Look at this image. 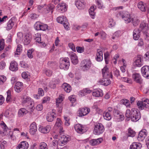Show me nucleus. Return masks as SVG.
<instances>
[{"label":"nucleus","mask_w":149,"mask_h":149,"mask_svg":"<svg viewBox=\"0 0 149 149\" xmlns=\"http://www.w3.org/2000/svg\"><path fill=\"white\" fill-rule=\"evenodd\" d=\"M22 103L23 105L26 106L28 109H31V112H32L35 109L34 107V102L29 97L23 96L22 99Z\"/></svg>","instance_id":"obj_1"},{"label":"nucleus","mask_w":149,"mask_h":149,"mask_svg":"<svg viewBox=\"0 0 149 149\" xmlns=\"http://www.w3.org/2000/svg\"><path fill=\"white\" fill-rule=\"evenodd\" d=\"M117 15L118 17L121 18L126 24L129 23L132 21V17L127 12L120 11Z\"/></svg>","instance_id":"obj_2"},{"label":"nucleus","mask_w":149,"mask_h":149,"mask_svg":"<svg viewBox=\"0 0 149 149\" xmlns=\"http://www.w3.org/2000/svg\"><path fill=\"white\" fill-rule=\"evenodd\" d=\"M117 15L118 17L121 18L126 24L129 23L132 21V17L127 12L120 11Z\"/></svg>","instance_id":"obj_3"},{"label":"nucleus","mask_w":149,"mask_h":149,"mask_svg":"<svg viewBox=\"0 0 149 149\" xmlns=\"http://www.w3.org/2000/svg\"><path fill=\"white\" fill-rule=\"evenodd\" d=\"M69 66L70 62L68 58L60 59L59 67L60 69L67 70L68 69Z\"/></svg>","instance_id":"obj_4"},{"label":"nucleus","mask_w":149,"mask_h":149,"mask_svg":"<svg viewBox=\"0 0 149 149\" xmlns=\"http://www.w3.org/2000/svg\"><path fill=\"white\" fill-rule=\"evenodd\" d=\"M91 63L89 59H86L82 60L80 64L81 69L84 71L88 70L91 68Z\"/></svg>","instance_id":"obj_5"},{"label":"nucleus","mask_w":149,"mask_h":149,"mask_svg":"<svg viewBox=\"0 0 149 149\" xmlns=\"http://www.w3.org/2000/svg\"><path fill=\"white\" fill-rule=\"evenodd\" d=\"M104 130L103 125L100 123H98L95 125L93 131L95 134L100 135L102 134Z\"/></svg>","instance_id":"obj_6"},{"label":"nucleus","mask_w":149,"mask_h":149,"mask_svg":"<svg viewBox=\"0 0 149 149\" xmlns=\"http://www.w3.org/2000/svg\"><path fill=\"white\" fill-rule=\"evenodd\" d=\"M132 113L131 119L132 121L135 122L139 120L141 118L139 111L136 109H132Z\"/></svg>","instance_id":"obj_7"},{"label":"nucleus","mask_w":149,"mask_h":149,"mask_svg":"<svg viewBox=\"0 0 149 149\" xmlns=\"http://www.w3.org/2000/svg\"><path fill=\"white\" fill-rule=\"evenodd\" d=\"M70 140V136L68 135H64L61 136L59 139V146H64Z\"/></svg>","instance_id":"obj_8"},{"label":"nucleus","mask_w":149,"mask_h":149,"mask_svg":"<svg viewBox=\"0 0 149 149\" xmlns=\"http://www.w3.org/2000/svg\"><path fill=\"white\" fill-rule=\"evenodd\" d=\"M148 134V132L145 129H143L140 131L137 137V140L139 141H142L145 139Z\"/></svg>","instance_id":"obj_9"},{"label":"nucleus","mask_w":149,"mask_h":149,"mask_svg":"<svg viewBox=\"0 0 149 149\" xmlns=\"http://www.w3.org/2000/svg\"><path fill=\"white\" fill-rule=\"evenodd\" d=\"M143 60L142 57L139 55L134 59V64L137 67H141L143 65Z\"/></svg>","instance_id":"obj_10"},{"label":"nucleus","mask_w":149,"mask_h":149,"mask_svg":"<svg viewBox=\"0 0 149 149\" xmlns=\"http://www.w3.org/2000/svg\"><path fill=\"white\" fill-rule=\"evenodd\" d=\"M102 72L103 77H111V79L113 78V76L112 73L109 71V69L107 65L102 69Z\"/></svg>","instance_id":"obj_11"},{"label":"nucleus","mask_w":149,"mask_h":149,"mask_svg":"<svg viewBox=\"0 0 149 149\" xmlns=\"http://www.w3.org/2000/svg\"><path fill=\"white\" fill-rule=\"evenodd\" d=\"M141 73L144 77L149 79V66L145 65L141 68Z\"/></svg>","instance_id":"obj_12"},{"label":"nucleus","mask_w":149,"mask_h":149,"mask_svg":"<svg viewBox=\"0 0 149 149\" xmlns=\"http://www.w3.org/2000/svg\"><path fill=\"white\" fill-rule=\"evenodd\" d=\"M32 36L31 34L27 33L23 36L22 42L25 45H28L31 42Z\"/></svg>","instance_id":"obj_13"},{"label":"nucleus","mask_w":149,"mask_h":149,"mask_svg":"<svg viewBox=\"0 0 149 149\" xmlns=\"http://www.w3.org/2000/svg\"><path fill=\"white\" fill-rule=\"evenodd\" d=\"M132 77L134 81L139 84L143 83V79L140 74L137 73H134L132 75Z\"/></svg>","instance_id":"obj_14"},{"label":"nucleus","mask_w":149,"mask_h":149,"mask_svg":"<svg viewBox=\"0 0 149 149\" xmlns=\"http://www.w3.org/2000/svg\"><path fill=\"white\" fill-rule=\"evenodd\" d=\"M74 128L75 131L79 134H83L87 130L86 129H85L84 127L79 124L75 125Z\"/></svg>","instance_id":"obj_15"},{"label":"nucleus","mask_w":149,"mask_h":149,"mask_svg":"<svg viewBox=\"0 0 149 149\" xmlns=\"http://www.w3.org/2000/svg\"><path fill=\"white\" fill-rule=\"evenodd\" d=\"M16 18L13 17H12L7 23V26L6 29L7 30L9 31L13 28L15 22Z\"/></svg>","instance_id":"obj_16"},{"label":"nucleus","mask_w":149,"mask_h":149,"mask_svg":"<svg viewBox=\"0 0 149 149\" xmlns=\"http://www.w3.org/2000/svg\"><path fill=\"white\" fill-rule=\"evenodd\" d=\"M90 109L87 108H80L78 111V116L81 117L88 114L90 112Z\"/></svg>","instance_id":"obj_17"},{"label":"nucleus","mask_w":149,"mask_h":149,"mask_svg":"<svg viewBox=\"0 0 149 149\" xmlns=\"http://www.w3.org/2000/svg\"><path fill=\"white\" fill-rule=\"evenodd\" d=\"M72 63L74 65H76L78 63V57L76 54L74 52H71L69 54Z\"/></svg>","instance_id":"obj_18"},{"label":"nucleus","mask_w":149,"mask_h":149,"mask_svg":"<svg viewBox=\"0 0 149 149\" xmlns=\"http://www.w3.org/2000/svg\"><path fill=\"white\" fill-rule=\"evenodd\" d=\"M37 127L36 123L35 122H33L29 126V133L31 135H33L37 131Z\"/></svg>","instance_id":"obj_19"},{"label":"nucleus","mask_w":149,"mask_h":149,"mask_svg":"<svg viewBox=\"0 0 149 149\" xmlns=\"http://www.w3.org/2000/svg\"><path fill=\"white\" fill-rule=\"evenodd\" d=\"M67 6L64 3L58 4L56 6L57 10L60 12L63 13L67 10Z\"/></svg>","instance_id":"obj_20"},{"label":"nucleus","mask_w":149,"mask_h":149,"mask_svg":"<svg viewBox=\"0 0 149 149\" xmlns=\"http://www.w3.org/2000/svg\"><path fill=\"white\" fill-rule=\"evenodd\" d=\"M29 145L25 141H22L18 144L17 147V149H28Z\"/></svg>","instance_id":"obj_21"},{"label":"nucleus","mask_w":149,"mask_h":149,"mask_svg":"<svg viewBox=\"0 0 149 149\" xmlns=\"http://www.w3.org/2000/svg\"><path fill=\"white\" fill-rule=\"evenodd\" d=\"M148 29V24L146 23V21H143L141 22L139 26V30L140 31H143L144 32L147 31Z\"/></svg>","instance_id":"obj_22"},{"label":"nucleus","mask_w":149,"mask_h":149,"mask_svg":"<svg viewBox=\"0 0 149 149\" xmlns=\"http://www.w3.org/2000/svg\"><path fill=\"white\" fill-rule=\"evenodd\" d=\"M51 129V126L49 125H47L45 127L40 126L38 128L39 131L43 134H46L48 133Z\"/></svg>","instance_id":"obj_23"},{"label":"nucleus","mask_w":149,"mask_h":149,"mask_svg":"<svg viewBox=\"0 0 149 149\" xmlns=\"http://www.w3.org/2000/svg\"><path fill=\"white\" fill-rule=\"evenodd\" d=\"M99 81V83L105 86H107L111 83V81L109 79L110 77H104Z\"/></svg>","instance_id":"obj_24"},{"label":"nucleus","mask_w":149,"mask_h":149,"mask_svg":"<svg viewBox=\"0 0 149 149\" xmlns=\"http://www.w3.org/2000/svg\"><path fill=\"white\" fill-rule=\"evenodd\" d=\"M95 59L97 61L99 62L101 61L103 59V53L100 49L97 50Z\"/></svg>","instance_id":"obj_25"},{"label":"nucleus","mask_w":149,"mask_h":149,"mask_svg":"<svg viewBox=\"0 0 149 149\" xmlns=\"http://www.w3.org/2000/svg\"><path fill=\"white\" fill-rule=\"evenodd\" d=\"M137 6L139 9L143 12H145L147 8L146 4L141 1L138 3Z\"/></svg>","instance_id":"obj_26"},{"label":"nucleus","mask_w":149,"mask_h":149,"mask_svg":"<svg viewBox=\"0 0 149 149\" xmlns=\"http://www.w3.org/2000/svg\"><path fill=\"white\" fill-rule=\"evenodd\" d=\"M10 69L13 71H16L18 69V64L15 61H12L10 64Z\"/></svg>","instance_id":"obj_27"},{"label":"nucleus","mask_w":149,"mask_h":149,"mask_svg":"<svg viewBox=\"0 0 149 149\" xmlns=\"http://www.w3.org/2000/svg\"><path fill=\"white\" fill-rule=\"evenodd\" d=\"M92 95L94 96L99 97H102L103 94L102 90L99 89L94 90L92 93Z\"/></svg>","instance_id":"obj_28"},{"label":"nucleus","mask_w":149,"mask_h":149,"mask_svg":"<svg viewBox=\"0 0 149 149\" xmlns=\"http://www.w3.org/2000/svg\"><path fill=\"white\" fill-rule=\"evenodd\" d=\"M142 144L139 142H133L130 146V149H141Z\"/></svg>","instance_id":"obj_29"},{"label":"nucleus","mask_w":149,"mask_h":149,"mask_svg":"<svg viewBox=\"0 0 149 149\" xmlns=\"http://www.w3.org/2000/svg\"><path fill=\"white\" fill-rule=\"evenodd\" d=\"M55 113L52 110L51 112L49 113L47 115V120L48 122H51L53 121L54 118H55Z\"/></svg>","instance_id":"obj_30"},{"label":"nucleus","mask_w":149,"mask_h":149,"mask_svg":"<svg viewBox=\"0 0 149 149\" xmlns=\"http://www.w3.org/2000/svg\"><path fill=\"white\" fill-rule=\"evenodd\" d=\"M23 88V83L20 82H17L16 84L15 87V91L19 93L21 91Z\"/></svg>","instance_id":"obj_31"},{"label":"nucleus","mask_w":149,"mask_h":149,"mask_svg":"<svg viewBox=\"0 0 149 149\" xmlns=\"http://www.w3.org/2000/svg\"><path fill=\"white\" fill-rule=\"evenodd\" d=\"M140 35V31L139 29H135L133 32V38L135 40L139 39Z\"/></svg>","instance_id":"obj_32"},{"label":"nucleus","mask_w":149,"mask_h":149,"mask_svg":"<svg viewBox=\"0 0 149 149\" xmlns=\"http://www.w3.org/2000/svg\"><path fill=\"white\" fill-rule=\"evenodd\" d=\"M102 141V139L100 138L97 139H93L91 140L90 141V143L92 146H95L100 143Z\"/></svg>","instance_id":"obj_33"},{"label":"nucleus","mask_w":149,"mask_h":149,"mask_svg":"<svg viewBox=\"0 0 149 149\" xmlns=\"http://www.w3.org/2000/svg\"><path fill=\"white\" fill-rule=\"evenodd\" d=\"M62 87L65 91L68 93H70L72 90L70 85L67 83H63L62 85Z\"/></svg>","instance_id":"obj_34"},{"label":"nucleus","mask_w":149,"mask_h":149,"mask_svg":"<svg viewBox=\"0 0 149 149\" xmlns=\"http://www.w3.org/2000/svg\"><path fill=\"white\" fill-rule=\"evenodd\" d=\"M85 4V2L84 0H76L75 1L76 5L79 9H81Z\"/></svg>","instance_id":"obj_35"},{"label":"nucleus","mask_w":149,"mask_h":149,"mask_svg":"<svg viewBox=\"0 0 149 149\" xmlns=\"http://www.w3.org/2000/svg\"><path fill=\"white\" fill-rule=\"evenodd\" d=\"M96 8L95 6H91L89 10V13L91 17L93 19L95 18V13L94 12L95 9Z\"/></svg>","instance_id":"obj_36"},{"label":"nucleus","mask_w":149,"mask_h":149,"mask_svg":"<svg viewBox=\"0 0 149 149\" xmlns=\"http://www.w3.org/2000/svg\"><path fill=\"white\" fill-rule=\"evenodd\" d=\"M28 112L27 110L24 108H22L19 109L18 112L19 117H22Z\"/></svg>","instance_id":"obj_37"},{"label":"nucleus","mask_w":149,"mask_h":149,"mask_svg":"<svg viewBox=\"0 0 149 149\" xmlns=\"http://www.w3.org/2000/svg\"><path fill=\"white\" fill-rule=\"evenodd\" d=\"M41 34L40 33H37L34 34L33 36L35 40L38 43H41Z\"/></svg>","instance_id":"obj_38"},{"label":"nucleus","mask_w":149,"mask_h":149,"mask_svg":"<svg viewBox=\"0 0 149 149\" xmlns=\"http://www.w3.org/2000/svg\"><path fill=\"white\" fill-rule=\"evenodd\" d=\"M103 116L105 119L109 120L111 118V113L107 111H105L103 114Z\"/></svg>","instance_id":"obj_39"},{"label":"nucleus","mask_w":149,"mask_h":149,"mask_svg":"<svg viewBox=\"0 0 149 149\" xmlns=\"http://www.w3.org/2000/svg\"><path fill=\"white\" fill-rule=\"evenodd\" d=\"M113 74L114 76L120 79V78L122 77V75L120 74L119 71L116 68L113 69Z\"/></svg>","instance_id":"obj_40"},{"label":"nucleus","mask_w":149,"mask_h":149,"mask_svg":"<svg viewBox=\"0 0 149 149\" xmlns=\"http://www.w3.org/2000/svg\"><path fill=\"white\" fill-rule=\"evenodd\" d=\"M144 100L142 101H139L137 103L138 108L139 109L142 110L145 108Z\"/></svg>","instance_id":"obj_41"},{"label":"nucleus","mask_w":149,"mask_h":149,"mask_svg":"<svg viewBox=\"0 0 149 149\" xmlns=\"http://www.w3.org/2000/svg\"><path fill=\"white\" fill-rule=\"evenodd\" d=\"M67 20L66 17L64 16H59L57 18V21L59 23L63 24Z\"/></svg>","instance_id":"obj_42"},{"label":"nucleus","mask_w":149,"mask_h":149,"mask_svg":"<svg viewBox=\"0 0 149 149\" xmlns=\"http://www.w3.org/2000/svg\"><path fill=\"white\" fill-rule=\"evenodd\" d=\"M38 92V94H39V96H38L37 95H34V97L36 99H39L40 96H42L44 95L43 91L42 89L41 88H39Z\"/></svg>","instance_id":"obj_43"},{"label":"nucleus","mask_w":149,"mask_h":149,"mask_svg":"<svg viewBox=\"0 0 149 149\" xmlns=\"http://www.w3.org/2000/svg\"><path fill=\"white\" fill-rule=\"evenodd\" d=\"M131 22L133 26H136L139 24L140 20L137 17H132Z\"/></svg>","instance_id":"obj_44"},{"label":"nucleus","mask_w":149,"mask_h":149,"mask_svg":"<svg viewBox=\"0 0 149 149\" xmlns=\"http://www.w3.org/2000/svg\"><path fill=\"white\" fill-rule=\"evenodd\" d=\"M42 23L40 22H37L34 25V28L37 31L40 30Z\"/></svg>","instance_id":"obj_45"},{"label":"nucleus","mask_w":149,"mask_h":149,"mask_svg":"<svg viewBox=\"0 0 149 149\" xmlns=\"http://www.w3.org/2000/svg\"><path fill=\"white\" fill-rule=\"evenodd\" d=\"M135 132L131 128H129L128 130V136L133 137L135 134Z\"/></svg>","instance_id":"obj_46"},{"label":"nucleus","mask_w":149,"mask_h":149,"mask_svg":"<svg viewBox=\"0 0 149 149\" xmlns=\"http://www.w3.org/2000/svg\"><path fill=\"white\" fill-rule=\"evenodd\" d=\"M132 109L131 111L129 109H127L126 110L125 116L127 118H130L132 116Z\"/></svg>","instance_id":"obj_47"},{"label":"nucleus","mask_w":149,"mask_h":149,"mask_svg":"<svg viewBox=\"0 0 149 149\" xmlns=\"http://www.w3.org/2000/svg\"><path fill=\"white\" fill-rule=\"evenodd\" d=\"M120 36V32L119 31H117L113 34L112 39L113 40H117L118 37Z\"/></svg>","instance_id":"obj_48"},{"label":"nucleus","mask_w":149,"mask_h":149,"mask_svg":"<svg viewBox=\"0 0 149 149\" xmlns=\"http://www.w3.org/2000/svg\"><path fill=\"white\" fill-rule=\"evenodd\" d=\"M123 104L125 105L127 108H131V104H130V101L129 100L126 99H123L122 100Z\"/></svg>","instance_id":"obj_49"},{"label":"nucleus","mask_w":149,"mask_h":149,"mask_svg":"<svg viewBox=\"0 0 149 149\" xmlns=\"http://www.w3.org/2000/svg\"><path fill=\"white\" fill-rule=\"evenodd\" d=\"M0 126L4 132L7 131L8 129V127L3 121H2L1 123H0Z\"/></svg>","instance_id":"obj_50"},{"label":"nucleus","mask_w":149,"mask_h":149,"mask_svg":"<svg viewBox=\"0 0 149 149\" xmlns=\"http://www.w3.org/2000/svg\"><path fill=\"white\" fill-rule=\"evenodd\" d=\"M109 27H111L115 25V22L111 18L109 19Z\"/></svg>","instance_id":"obj_51"},{"label":"nucleus","mask_w":149,"mask_h":149,"mask_svg":"<svg viewBox=\"0 0 149 149\" xmlns=\"http://www.w3.org/2000/svg\"><path fill=\"white\" fill-rule=\"evenodd\" d=\"M22 76L24 79H28L29 78V77L30 76V75L28 72H23L22 74Z\"/></svg>","instance_id":"obj_52"},{"label":"nucleus","mask_w":149,"mask_h":149,"mask_svg":"<svg viewBox=\"0 0 149 149\" xmlns=\"http://www.w3.org/2000/svg\"><path fill=\"white\" fill-rule=\"evenodd\" d=\"M44 72L46 75L48 77L51 76L52 73V71L48 69H45L44 70Z\"/></svg>","instance_id":"obj_53"},{"label":"nucleus","mask_w":149,"mask_h":149,"mask_svg":"<svg viewBox=\"0 0 149 149\" xmlns=\"http://www.w3.org/2000/svg\"><path fill=\"white\" fill-rule=\"evenodd\" d=\"M40 149H48L47 144L45 142L41 143L40 145Z\"/></svg>","instance_id":"obj_54"},{"label":"nucleus","mask_w":149,"mask_h":149,"mask_svg":"<svg viewBox=\"0 0 149 149\" xmlns=\"http://www.w3.org/2000/svg\"><path fill=\"white\" fill-rule=\"evenodd\" d=\"M91 90L87 88L81 91V93H83V94H81V95H82L84 96L86 93H91Z\"/></svg>","instance_id":"obj_55"},{"label":"nucleus","mask_w":149,"mask_h":149,"mask_svg":"<svg viewBox=\"0 0 149 149\" xmlns=\"http://www.w3.org/2000/svg\"><path fill=\"white\" fill-rule=\"evenodd\" d=\"M123 76L122 75V77L120 79H123V81L125 82L131 84L132 83V80L131 79H129L128 78L123 77Z\"/></svg>","instance_id":"obj_56"},{"label":"nucleus","mask_w":149,"mask_h":149,"mask_svg":"<svg viewBox=\"0 0 149 149\" xmlns=\"http://www.w3.org/2000/svg\"><path fill=\"white\" fill-rule=\"evenodd\" d=\"M11 92L10 90H8L7 92V97L6 99V101L7 102L10 101L11 99Z\"/></svg>","instance_id":"obj_57"},{"label":"nucleus","mask_w":149,"mask_h":149,"mask_svg":"<svg viewBox=\"0 0 149 149\" xmlns=\"http://www.w3.org/2000/svg\"><path fill=\"white\" fill-rule=\"evenodd\" d=\"M48 26L46 24L42 23L40 30L45 31L48 29Z\"/></svg>","instance_id":"obj_58"},{"label":"nucleus","mask_w":149,"mask_h":149,"mask_svg":"<svg viewBox=\"0 0 149 149\" xmlns=\"http://www.w3.org/2000/svg\"><path fill=\"white\" fill-rule=\"evenodd\" d=\"M145 108L146 109H149V100L147 99L144 100Z\"/></svg>","instance_id":"obj_59"},{"label":"nucleus","mask_w":149,"mask_h":149,"mask_svg":"<svg viewBox=\"0 0 149 149\" xmlns=\"http://www.w3.org/2000/svg\"><path fill=\"white\" fill-rule=\"evenodd\" d=\"M34 50L32 49L29 50L27 51V55L28 57L30 58H32L33 57V56L32 54V53Z\"/></svg>","instance_id":"obj_60"},{"label":"nucleus","mask_w":149,"mask_h":149,"mask_svg":"<svg viewBox=\"0 0 149 149\" xmlns=\"http://www.w3.org/2000/svg\"><path fill=\"white\" fill-rule=\"evenodd\" d=\"M6 77L4 76H0V84H3L6 81Z\"/></svg>","instance_id":"obj_61"},{"label":"nucleus","mask_w":149,"mask_h":149,"mask_svg":"<svg viewBox=\"0 0 149 149\" xmlns=\"http://www.w3.org/2000/svg\"><path fill=\"white\" fill-rule=\"evenodd\" d=\"M63 100V97L61 96H59L58 99H57L56 100V105L57 106H59V105H58V103L60 104Z\"/></svg>","instance_id":"obj_62"},{"label":"nucleus","mask_w":149,"mask_h":149,"mask_svg":"<svg viewBox=\"0 0 149 149\" xmlns=\"http://www.w3.org/2000/svg\"><path fill=\"white\" fill-rule=\"evenodd\" d=\"M62 124V121L60 119L57 118L56 120L55 125L57 127H59L61 126Z\"/></svg>","instance_id":"obj_63"},{"label":"nucleus","mask_w":149,"mask_h":149,"mask_svg":"<svg viewBox=\"0 0 149 149\" xmlns=\"http://www.w3.org/2000/svg\"><path fill=\"white\" fill-rule=\"evenodd\" d=\"M7 145V142L5 141H3L1 143V149H5V148L6 146Z\"/></svg>","instance_id":"obj_64"}]
</instances>
